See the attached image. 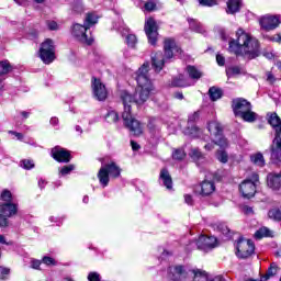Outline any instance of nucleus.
I'll list each match as a JSON object with an SVG mask.
<instances>
[{
	"instance_id": "obj_5",
	"label": "nucleus",
	"mask_w": 281,
	"mask_h": 281,
	"mask_svg": "<svg viewBox=\"0 0 281 281\" xmlns=\"http://www.w3.org/2000/svg\"><path fill=\"white\" fill-rule=\"evenodd\" d=\"M207 131L213 138L214 144L220 148H229V142L223 136V127L217 121H211L207 123Z\"/></svg>"
},
{
	"instance_id": "obj_13",
	"label": "nucleus",
	"mask_w": 281,
	"mask_h": 281,
	"mask_svg": "<svg viewBox=\"0 0 281 281\" xmlns=\"http://www.w3.org/2000/svg\"><path fill=\"white\" fill-rule=\"evenodd\" d=\"M258 181V175H254L252 180H245L239 184V192H241L245 199H251L256 194V182Z\"/></svg>"
},
{
	"instance_id": "obj_1",
	"label": "nucleus",
	"mask_w": 281,
	"mask_h": 281,
	"mask_svg": "<svg viewBox=\"0 0 281 281\" xmlns=\"http://www.w3.org/2000/svg\"><path fill=\"white\" fill-rule=\"evenodd\" d=\"M150 69L149 63H144L142 67L136 72V81H137V89L133 94L128 91L123 90L120 93V98L123 102L124 111L122 113L123 122L132 133L136 137L139 135H144V124L133 117L132 114V104H136L137 106H142L144 103L148 101L150 98V93L154 91L153 81H150V77L148 76V71Z\"/></svg>"
},
{
	"instance_id": "obj_17",
	"label": "nucleus",
	"mask_w": 281,
	"mask_h": 281,
	"mask_svg": "<svg viewBox=\"0 0 281 281\" xmlns=\"http://www.w3.org/2000/svg\"><path fill=\"white\" fill-rule=\"evenodd\" d=\"M52 157L55 161H59V164H69L71 161V154L58 146L52 149Z\"/></svg>"
},
{
	"instance_id": "obj_51",
	"label": "nucleus",
	"mask_w": 281,
	"mask_h": 281,
	"mask_svg": "<svg viewBox=\"0 0 281 281\" xmlns=\"http://www.w3.org/2000/svg\"><path fill=\"white\" fill-rule=\"evenodd\" d=\"M10 278V268L1 269V280H9Z\"/></svg>"
},
{
	"instance_id": "obj_49",
	"label": "nucleus",
	"mask_w": 281,
	"mask_h": 281,
	"mask_svg": "<svg viewBox=\"0 0 281 281\" xmlns=\"http://www.w3.org/2000/svg\"><path fill=\"white\" fill-rule=\"evenodd\" d=\"M155 8H157V3H155V1L149 0L145 3V10L147 12H153V10H155Z\"/></svg>"
},
{
	"instance_id": "obj_15",
	"label": "nucleus",
	"mask_w": 281,
	"mask_h": 281,
	"mask_svg": "<svg viewBox=\"0 0 281 281\" xmlns=\"http://www.w3.org/2000/svg\"><path fill=\"white\" fill-rule=\"evenodd\" d=\"M216 237L202 235L196 240V247L202 251H210L216 247Z\"/></svg>"
},
{
	"instance_id": "obj_36",
	"label": "nucleus",
	"mask_w": 281,
	"mask_h": 281,
	"mask_svg": "<svg viewBox=\"0 0 281 281\" xmlns=\"http://www.w3.org/2000/svg\"><path fill=\"white\" fill-rule=\"evenodd\" d=\"M189 157H191V159H193V161H201V159H203V153H201V149L199 148H191L190 153H189Z\"/></svg>"
},
{
	"instance_id": "obj_16",
	"label": "nucleus",
	"mask_w": 281,
	"mask_h": 281,
	"mask_svg": "<svg viewBox=\"0 0 281 281\" xmlns=\"http://www.w3.org/2000/svg\"><path fill=\"white\" fill-rule=\"evenodd\" d=\"M164 49L165 58H167L168 60L172 58V56H180L181 54V48L177 46V43L172 38L165 40Z\"/></svg>"
},
{
	"instance_id": "obj_3",
	"label": "nucleus",
	"mask_w": 281,
	"mask_h": 281,
	"mask_svg": "<svg viewBox=\"0 0 281 281\" xmlns=\"http://www.w3.org/2000/svg\"><path fill=\"white\" fill-rule=\"evenodd\" d=\"M233 111L237 117H241L244 122H256L257 114L251 111V102L246 99L238 98L233 100Z\"/></svg>"
},
{
	"instance_id": "obj_25",
	"label": "nucleus",
	"mask_w": 281,
	"mask_h": 281,
	"mask_svg": "<svg viewBox=\"0 0 281 281\" xmlns=\"http://www.w3.org/2000/svg\"><path fill=\"white\" fill-rule=\"evenodd\" d=\"M270 126H272L276 134L281 133V120L277 113H271L268 120Z\"/></svg>"
},
{
	"instance_id": "obj_6",
	"label": "nucleus",
	"mask_w": 281,
	"mask_h": 281,
	"mask_svg": "<svg viewBox=\"0 0 281 281\" xmlns=\"http://www.w3.org/2000/svg\"><path fill=\"white\" fill-rule=\"evenodd\" d=\"M38 55L44 65H52V61L56 60V47L54 46V41L47 38L43 42Z\"/></svg>"
},
{
	"instance_id": "obj_55",
	"label": "nucleus",
	"mask_w": 281,
	"mask_h": 281,
	"mask_svg": "<svg viewBox=\"0 0 281 281\" xmlns=\"http://www.w3.org/2000/svg\"><path fill=\"white\" fill-rule=\"evenodd\" d=\"M31 269H41V260H37V259L31 260Z\"/></svg>"
},
{
	"instance_id": "obj_30",
	"label": "nucleus",
	"mask_w": 281,
	"mask_h": 281,
	"mask_svg": "<svg viewBox=\"0 0 281 281\" xmlns=\"http://www.w3.org/2000/svg\"><path fill=\"white\" fill-rule=\"evenodd\" d=\"M271 237H273V233L268 227H261L255 233V238H257V240Z\"/></svg>"
},
{
	"instance_id": "obj_10",
	"label": "nucleus",
	"mask_w": 281,
	"mask_h": 281,
	"mask_svg": "<svg viewBox=\"0 0 281 281\" xmlns=\"http://www.w3.org/2000/svg\"><path fill=\"white\" fill-rule=\"evenodd\" d=\"M145 34L148 38V43L150 45H157V38L159 36V26H157V22L155 19L149 18L145 21Z\"/></svg>"
},
{
	"instance_id": "obj_22",
	"label": "nucleus",
	"mask_w": 281,
	"mask_h": 281,
	"mask_svg": "<svg viewBox=\"0 0 281 281\" xmlns=\"http://www.w3.org/2000/svg\"><path fill=\"white\" fill-rule=\"evenodd\" d=\"M186 71L189 76V80H191L193 83L196 82V80H201L203 77V72L196 68V66H187Z\"/></svg>"
},
{
	"instance_id": "obj_35",
	"label": "nucleus",
	"mask_w": 281,
	"mask_h": 281,
	"mask_svg": "<svg viewBox=\"0 0 281 281\" xmlns=\"http://www.w3.org/2000/svg\"><path fill=\"white\" fill-rule=\"evenodd\" d=\"M184 135H188L189 137H200L201 136V130L196 126H189L184 131Z\"/></svg>"
},
{
	"instance_id": "obj_8",
	"label": "nucleus",
	"mask_w": 281,
	"mask_h": 281,
	"mask_svg": "<svg viewBox=\"0 0 281 281\" xmlns=\"http://www.w3.org/2000/svg\"><path fill=\"white\" fill-rule=\"evenodd\" d=\"M280 23H281L280 15L266 14L259 19V25L261 30H265L266 32H271L273 30H277V27H280Z\"/></svg>"
},
{
	"instance_id": "obj_60",
	"label": "nucleus",
	"mask_w": 281,
	"mask_h": 281,
	"mask_svg": "<svg viewBox=\"0 0 281 281\" xmlns=\"http://www.w3.org/2000/svg\"><path fill=\"white\" fill-rule=\"evenodd\" d=\"M1 245H5L7 247H12V241H7L5 237H1Z\"/></svg>"
},
{
	"instance_id": "obj_4",
	"label": "nucleus",
	"mask_w": 281,
	"mask_h": 281,
	"mask_svg": "<svg viewBox=\"0 0 281 281\" xmlns=\"http://www.w3.org/2000/svg\"><path fill=\"white\" fill-rule=\"evenodd\" d=\"M120 175H122V169L117 164L109 162L100 168L97 177L99 179V183L103 188H106V186H109V181H111V179H117Z\"/></svg>"
},
{
	"instance_id": "obj_24",
	"label": "nucleus",
	"mask_w": 281,
	"mask_h": 281,
	"mask_svg": "<svg viewBox=\"0 0 281 281\" xmlns=\"http://www.w3.org/2000/svg\"><path fill=\"white\" fill-rule=\"evenodd\" d=\"M188 23L192 32H196L198 34H205V29L203 27V24H201V22H199L198 20L188 18Z\"/></svg>"
},
{
	"instance_id": "obj_9",
	"label": "nucleus",
	"mask_w": 281,
	"mask_h": 281,
	"mask_svg": "<svg viewBox=\"0 0 281 281\" xmlns=\"http://www.w3.org/2000/svg\"><path fill=\"white\" fill-rule=\"evenodd\" d=\"M238 258H249L256 251V246L250 239H239L236 245Z\"/></svg>"
},
{
	"instance_id": "obj_59",
	"label": "nucleus",
	"mask_w": 281,
	"mask_h": 281,
	"mask_svg": "<svg viewBox=\"0 0 281 281\" xmlns=\"http://www.w3.org/2000/svg\"><path fill=\"white\" fill-rule=\"evenodd\" d=\"M11 135H14V137H16V139H19V142H22L23 139V135L19 132H13V131H10L9 132Z\"/></svg>"
},
{
	"instance_id": "obj_53",
	"label": "nucleus",
	"mask_w": 281,
	"mask_h": 281,
	"mask_svg": "<svg viewBox=\"0 0 281 281\" xmlns=\"http://www.w3.org/2000/svg\"><path fill=\"white\" fill-rule=\"evenodd\" d=\"M42 262L44 265H47L48 267L52 266V265H56V260H54V258H52V257H44L42 259Z\"/></svg>"
},
{
	"instance_id": "obj_45",
	"label": "nucleus",
	"mask_w": 281,
	"mask_h": 281,
	"mask_svg": "<svg viewBox=\"0 0 281 281\" xmlns=\"http://www.w3.org/2000/svg\"><path fill=\"white\" fill-rule=\"evenodd\" d=\"M21 166L24 170H32V168H34V160L24 159L21 161Z\"/></svg>"
},
{
	"instance_id": "obj_62",
	"label": "nucleus",
	"mask_w": 281,
	"mask_h": 281,
	"mask_svg": "<svg viewBox=\"0 0 281 281\" xmlns=\"http://www.w3.org/2000/svg\"><path fill=\"white\" fill-rule=\"evenodd\" d=\"M184 201L188 205H192V195L186 194L184 195Z\"/></svg>"
},
{
	"instance_id": "obj_20",
	"label": "nucleus",
	"mask_w": 281,
	"mask_h": 281,
	"mask_svg": "<svg viewBox=\"0 0 281 281\" xmlns=\"http://www.w3.org/2000/svg\"><path fill=\"white\" fill-rule=\"evenodd\" d=\"M216 191V184L212 180H204L201 183V194L202 196H210V194H214Z\"/></svg>"
},
{
	"instance_id": "obj_63",
	"label": "nucleus",
	"mask_w": 281,
	"mask_h": 281,
	"mask_svg": "<svg viewBox=\"0 0 281 281\" xmlns=\"http://www.w3.org/2000/svg\"><path fill=\"white\" fill-rule=\"evenodd\" d=\"M244 212L246 214H254V207H251V206H244Z\"/></svg>"
},
{
	"instance_id": "obj_34",
	"label": "nucleus",
	"mask_w": 281,
	"mask_h": 281,
	"mask_svg": "<svg viewBox=\"0 0 281 281\" xmlns=\"http://www.w3.org/2000/svg\"><path fill=\"white\" fill-rule=\"evenodd\" d=\"M105 121L108 122V124H115V122L120 121V114H117V112H115L114 110H110L105 114Z\"/></svg>"
},
{
	"instance_id": "obj_37",
	"label": "nucleus",
	"mask_w": 281,
	"mask_h": 281,
	"mask_svg": "<svg viewBox=\"0 0 281 281\" xmlns=\"http://www.w3.org/2000/svg\"><path fill=\"white\" fill-rule=\"evenodd\" d=\"M14 196L12 195V192L8 189L2 190L1 192V201L2 203H13Z\"/></svg>"
},
{
	"instance_id": "obj_52",
	"label": "nucleus",
	"mask_w": 281,
	"mask_h": 281,
	"mask_svg": "<svg viewBox=\"0 0 281 281\" xmlns=\"http://www.w3.org/2000/svg\"><path fill=\"white\" fill-rule=\"evenodd\" d=\"M196 120H199V112H194L193 114H191L189 116L188 125L190 126V124H194V122H196Z\"/></svg>"
},
{
	"instance_id": "obj_32",
	"label": "nucleus",
	"mask_w": 281,
	"mask_h": 281,
	"mask_svg": "<svg viewBox=\"0 0 281 281\" xmlns=\"http://www.w3.org/2000/svg\"><path fill=\"white\" fill-rule=\"evenodd\" d=\"M95 23H98V15L95 13H88L83 26H86L89 30L93 27Z\"/></svg>"
},
{
	"instance_id": "obj_50",
	"label": "nucleus",
	"mask_w": 281,
	"mask_h": 281,
	"mask_svg": "<svg viewBox=\"0 0 281 281\" xmlns=\"http://www.w3.org/2000/svg\"><path fill=\"white\" fill-rule=\"evenodd\" d=\"M215 30L220 34L222 41H227V33L225 32V29L217 26Z\"/></svg>"
},
{
	"instance_id": "obj_12",
	"label": "nucleus",
	"mask_w": 281,
	"mask_h": 281,
	"mask_svg": "<svg viewBox=\"0 0 281 281\" xmlns=\"http://www.w3.org/2000/svg\"><path fill=\"white\" fill-rule=\"evenodd\" d=\"M87 29L82 24H75L72 26V35L75 38L79 40L80 43H86V45H91L93 43V37L89 34H87Z\"/></svg>"
},
{
	"instance_id": "obj_31",
	"label": "nucleus",
	"mask_w": 281,
	"mask_h": 281,
	"mask_svg": "<svg viewBox=\"0 0 281 281\" xmlns=\"http://www.w3.org/2000/svg\"><path fill=\"white\" fill-rule=\"evenodd\" d=\"M250 161H252V164H255V166H258L259 168H263L265 156L262 155V153H257V154L250 156Z\"/></svg>"
},
{
	"instance_id": "obj_48",
	"label": "nucleus",
	"mask_w": 281,
	"mask_h": 281,
	"mask_svg": "<svg viewBox=\"0 0 281 281\" xmlns=\"http://www.w3.org/2000/svg\"><path fill=\"white\" fill-rule=\"evenodd\" d=\"M200 5H206L207 8H212L213 5L218 4V0H199Z\"/></svg>"
},
{
	"instance_id": "obj_41",
	"label": "nucleus",
	"mask_w": 281,
	"mask_h": 281,
	"mask_svg": "<svg viewBox=\"0 0 281 281\" xmlns=\"http://www.w3.org/2000/svg\"><path fill=\"white\" fill-rule=\"evenodd\" d=\"M278 273V268L276 266H270L268 269V272L265 277L261 278V281H268L271 277L276 276Z\"/></svg>"
},
{
	"instance_id": "obj_42",
	"label": "nucleus",
	"mask_w": 281,
	"mask_h": 281,
	"mask_svg": "<svg viewBox=\"0 0 281 281\" xmlns=\"http://www.w3.org/2000/svg\"><path fill=\"white\" fill-rule=\"evenodd\" d=\"M172 158L177 159L178 161H181L182 159H186V150L176 149L172 154Z\"/></svg>"
},
{
	"instance_id": "obj_28",
	"label": "nucleus",
	"mask_w": 281,
	"mask_h": 281,
	"mask_svg": "<svg viewBox=\"0 0 281 281\" xmlns=\"http://www.w3.org/2000/svg\"><path fill=\"white\" fill-rule=\"evenodd\" d=\"M226 12L227 14H236V12H240V0H228Z\"/></svg>"
},
{
	"instance_id": "obj_61",
	"label": "nucleus",
	"mask_w": 281,
	"mask_h": 281,
	"mask_svg": "<svg viewBox=\"0 0 281 281\" xmlns=\"http://www.w3.org/2000/svg\"><path fill=\"white\" fill-rule=\"evenodd\" d=\"M271 41H273L274 43H281V32L272 36Z\"/></svg>"
},
{
	"instance_id": "obj_26",
	"label": "nucleus",
	"mask_w": 281,
	"mask_h": 281,
	"mask_svg": "<svg viewBox=\"0 0 281 281\" xmlns=\"http://www.w3.org/2000/svg\"><path fill=\"white\" fill-rule=\"evenodd\" d=\"M160 180L167 190H172V177H170V172L167 169L160 171Z\"/></svg>"
},
{
	"instance_id": "obj_21",
	"label": "nucleus",
	"mask_w": 281,
	"mask_h": 281,
	"mask_svg": "<svg viewBox=\"0 0 281 281\" xmlns=\"http://www.w3.org/2000/svg\"><path fill=\"white\" fill-rule=\"evenodd\" d=\"M193 85L194 82L183 75L175 77L171 81V87H192Z\"/></svg>"
},
{
	"instance_id": "obj_18",
	"label": "nucleus",
	"mask_w": 281,
	"mask_h": 281,
	"mask_svg": "<svg viewBox=\"0 0 281 281\" xmlns=\"http://www.w3.org/2000/svg\"><path fill=\"white\" fill-rule=\"evenodd\" d=\"M271 157L273 159H281V131L276 134L273 146L271 148Z\"/></svg>"
},
{
	"instance_id": "obj_54",
	"label": "nucleus",
	"mask_w": 281,
	"mask_h": 281,
	"mask_svg": "<svg viewBox=\"0 0 281 281\" xmlns=\"http://www.w3.org/2000/svg\"><path fill=\"white\" fill-rule=\"evenodd\" d=\"M216 63H217V65H220V67H224L225 66V57L221 54H217Z\"/></svg>"
},
{
	"instance_id": "obj_39",
	"label": "nucleus",
	"mask_w": 281,
	"mask_h": 281,
	"mask_svg": "<svg viewBox=\"0 0 281 281\" xmlns=\"http://www.w3.org/2000/svg\"><path fill=\"white\" fill-rule=\"evenodd\" d=\"M269 218L272 221H281V211L280 209H272L268 212Z\"/></svg>"
},
{
	"instance_id": "obj_33",
	"label": "nucleus",
	"mask_w": 281,
	"mask_h": 281,
	"mask_svg": "<svg viewBox=\"0 0 281 281\" xmlns=\"http://www.w3.org/2000/svg\"><path fill=\"white\" fill-rule=\"evenodd\" d=\"M209 95L213 102H216V100H221V98H223V90L216 87H212L209 90Z\"/></svg>"
},
{
	"instance_id": "obj_19",
	"label": "nucleus",
	"mask_w": 281,
	"mask_h": 281,
	"mask_svg": "<svg viewBox=\"0 0 281 281\" xmlns=\"http://www.w3.org/2000/svg\"><path fill=\"white\" fill-rule=\"evenodd\" d=\"M268 187L271 190H280L281 188V172L280 173H269L267 178Z\"/></svg>"
},
{
	"instance_id": "obj_46",
	"label": "nucleus",
	"mask_w": 281,
	"mask_h": 281,
	"mask_svg": "<svg viewBox=\"0 0 281 281\" xmlns=\"http://www.w3.org/2000/svg\"><path fill=\"white\" fill-rule=\"evenodd\" d=\"M200 281H221V277H215L214 279H209L205 271L200 270Z\"/></svg>"
},
{
	"instance_id": "obj_27",
	"label": "nucleus",
	"mask_w": 281,
	"mask_h": 281,
	"mask_svg": "<svg viewBox=\"0 0 281 281\" xmlns=\"http://www.w3.org/2000/svg\"><path fill=\"white\" fill-rule=\"evenodd\" d=\"M215 227L216 231L223 235L224 240H229V238H232V231L229 227H227V225H225V223H218L215 225Z\"/></svg>"
},
{
	"instance_id": "obj_56",
	"label": "nucleus",
	"mask_w": 281,
	"mask_h": 281,
	"mask_svg": "<svg viewBox=\"0 0 281 281\" xmlns=\"http://www.w3.org/2000/svg\"><path fill=\"white\" fill-rule=\"evenodd\" d=\"M214 146H216V143H214V138H212V142L204 145L205 150H214Z\"/></svg>"
},
{
	"instance_id": "obj_2",
	"label": "nucleus",
	"mask_w": 281,
	"mask_h": 281,
	"mask_svg": "<svg viewBox=\"0 0 281 281\" xmlns=\"http://www.w3.org/2000/svg\"><path fill=\"white\" fill-rule=\"evenodd\" d=\"M237 40L229 41L228 52L235 56H245V58L254 59L260 56V44L256 37H251L239 29L236 33Z\"/></svg>"
},
{
	"instance_id": "obj_7",
	"label": "nucleus",
	"mask_w": 281,
	"mask_h": 281,
	"mask_svg": "<svg viewBox=\"0 0 281 281\" xmlns=\"http://www.w3.org/2000/svg\"><path fill=\"white\" fill-rule=\"evenodd\" d=\"M19 214V203L16 202H5L1 203V227H8L10 225V220Z\"/></svg>"
},
{
	"instance_id": "obj_57",
	"label": "nucleus",
	"mask_w": 281,
	"mask_h": 281,
	"mask_svg": "<svg viewBox=\"0 0 281 281\" xmlns=\"http://www.w3.org/2000/svg\"><path fill=\"white\" fill-rule=\"evenodd\" d=\"M47 27L50 30H58V23H56L55 21H48Z\"/></svg>"
},
{
	"instance_id": "obj_58",
	"label": "nucleus",
	"mask_w": 281,
	"mask_h": 281,
	"mask_svg": "<svg viewBox=\"0 0 281 281\" xmlns=\"http://www.w3.org/2000/svg\"><path fill=\"white\" fill-rule=\"evenodd\" d=\"M267 82H270V85H273L276 82V77L271 72H267Z\"/></svg>"
},
{
	"instance_id": "obj_44",
	"label": "nucleus",
	"mask_w": 281,
	"mask_h": 281,
	"mask_svg": "<svg viewBox=\"0 0 281 281\" xmlns=\"http://www.w3.org/2000/svg\"><path fill=\"white\" fill-rule=\"evenodd\" d=\"M147 128L151 135H158L159 128L157 125H155L154 121H149Z\"/></svg>"
},
{
	"instance_id": "obj_11",
	"label": "nucleus",
	"mask_w": 281,
	"mask_h": 281,
	"mask_svg": "<svg viewBox=\"0 0 281 281\" xmlns=\"http://www.w3.org/2000/svg\"><path fill=\"white\" fill-rule=\"evenodd\" d=\"M92 93L99 102H104L106 100L109 92L106 91V86L95 77L92 78Z\"/></svg>"
},
{
	"instance_id": "obj_64",
	"label": "nucleus",
	"mask_w": 281,
	"mask_h": 281,
	"mask_svg": "<svg viewBox=\"0 0 281 281\" xmlns=\"http://www.w3.org/2000/svg\"><path fill=\"white\" fill-rule=\"evenodd\" d=\"M49 122H50L52 126H58L59 121H58V117L53 116Z\"/></svg>"
},
{
	"instance_id": "obj_29",
	"label": "nucleus",
	"mask_w": 281,
	"mask_h": 281,
	"mask_svg": "<svg viewBox=\"0 0 281 281\" xmlns=\"http://www.w3.org/2000/svg\"><path fill=\"white\" fill-rule=\"evenodd\" d=\"M14 71V66L10 64L9 60H2L1 61V78L4 80V76H8V74H12Z\"/></svg>"
},
{
	"instance_id": "obj_38",
	"label": "nucleus",
	"mask_w": 281,
	"mask_h": 281,
	"mask_svg": "<svg viewBox=\"0 0 281 281\" xmlns=\"http://www.w3.org/2000/svg\"><path fill=\"white\" fill-rule=\"evenodd\" d=\"M74 170H76L75 165L64 166V167H61V170H59V176L60 177H67V175H71V172H74Z\"/></svg>"
},
{
	"instance_id": "obj_23",
	"label": "nucleus",
	"mask_w": 281,
	"mask_h": 281,
	"mask_svg": "<svg viewBox=\"0 0 281 281\" xmlns=\"http://www.w3.org/2000/svg\"><path fill=\"white\" fill-rule=\"evenodd\" d=\"M151 63L155 71H161L164 69V64L166 63L164 54L156 53L154 56H151Z\"/></svg>"
},
{
	"instance_id": "obj_14",
	"label": "nucleus",
	"mask_w": 281,
	"mask_h": 281,
	"mask_svg": "<svg viewBox=\"0 0 281 281\" xmlns=\"http://www.w3.org/2000/svg\"><path fill=\"white\" fill-rule=\"evenodd\" d=\"M188 272H186V267L182 265H172L167 269V278L172 281H181L186 278Z\"/></svg>"
},
{
	"instance_id": "obj_40",
	"label": "nucleus",
	"mask_w": 281,
	"mask_h": 281,
	"mask_svg": "<svg viewBox=\"0 0 281 281\" xmlns=\"http://www.w3.org/2000/svg\"><path fill=\"white\" fill-rule=\"evenodd\" d=\"M216 158L221 161V164H227V161L229 160V156L225 150H218L216 153Z\"/></svg>"
},
{
	"instance_id": "obj_47",
	"label": "nucleus",
	"mask_w": 281,
	"mask_h": 281,
	"mask_svg": "<svg viewBox=\"0 0 281 281\" xmlns=\"http://www.w3.org/2000/svg\"><path fill=\"white\" fill-rule=\"evenodd\" d=\"M226 72L228 76H238L240 74V67L233 66L226 69Z\"/></svg>"
},
{
	"instance_id": "obj_43",
	"label": "nucleus",
	"mask_w": 281,
	"mask_h": 281,
	"mask_svg": "<svg viewBox=\"0 0 281 281\" xmlns=\"http://www.w3.org/2000/svg\"><path fill=\"white\" fill-rule=\"evenodd\" d=\"M126 43L128 47H135V45H137V36H135V34H128L126 36Z\"/></svg>"
}]
</instances>
